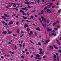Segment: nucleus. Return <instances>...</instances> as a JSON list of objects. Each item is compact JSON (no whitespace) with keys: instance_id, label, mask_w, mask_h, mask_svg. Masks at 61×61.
I'll return each mask as SVG.
<instances>
[{"instance_id":"obj_1","label":"nucleus","mask_w":61,"mask_h":61,"mask_svg":"<svg viewBox=\"0 0 61 61\" xmlns=\"http://www.w3.org/2000/svg\"><path fill=\"white\" fill-rule=\"evenodd\" d=\"M41 18L42 19V20L43 22H44V20L45 21V20H46V19L44 17L41 16Z\"/></svg>"},{"instance_id":"obj_2","label":"nucleus","mask_w":61,"mask_h":61,"mask_svg":"<svg viewBox=\"0 0 61 61\" xmlns=\"http://www.w3.org/2000/svg\"><path fill=\"white\" fill-rule=\"evenodd\" d=\"M47 32L49 31H51L52 30V29H49V28H47Z\"/></svg>"},{"instance_id":"obj_3","label":"nucleus","mask_w":61,"mask_h":61,"mask_svg":"<svg viewBox=\"0 0 61 61\" xmlns=\"http://www.w3.org/2000/svg\"><path fill=\"white\" fill-rule=\"evenodd\" d=\"M26 7H25V8H21V9L22 10H26V11H27L28 9H26Z\"/></svg>"},{"instance_id":"obj_4","label":"nucleus","mask_w":61,"mask_h":61,"mask_svg":"<svg viewBox=\"0 0 61 61\" xmlns=\"http://www.w3.org/2000/svg\"><path fill=\"white\" fill-rule=\"evenodd\" d=\"M27 21V22H30V21H28V20H22L21 22H24V21Z\"/></svg>"},{"instance_id":"obj_5","label":"nucleus","mask_w":61,"mask_h":61,"mask_svg":"<svg viewBox=\"0 0 61 61\" xmlns=\"http://www.w3.org/2000/svg\"><path fill=\"white\" fill-rule=\"evenodd\" d=\"M44 13V11L42 10L41 11V13H40L39 14H38V15H39L40 14H43Z\"/></svg>"},{"instance_id":"obj_6","label":"nucleus","mask_w":61,"mask_h":61,"mask_svg":"<svg viewBox=\"0 0 61 61\" xmlns=\"http://www.w3.org/2000/svg\"><path fill=\"white\" fill-rule=\"evenodd\" d=\"M33 31L32 30L30 31V33L29 34V35H31L32 34H33Z\"/></svg>"},{"instance_id":"obj_7","label":"nucleus","mask_w":61,"mask_h":61,"mask_svg":"<svg viewBox=\"0 0 61 61\" xmlns=\"http://www.w3.org/2000/svg\"><path fill=\"white\" fill-rule=\"evenodd\" d=\"M10 22L11 23H10V22H9V25H11V24H13L14 22L12 21H10Z\"/></svg>"},{"instance_id":"obj_8","label":"nucleus","mask_w":61,"mask_h":61,"mask_svg":"<svg viewBox=\"0 0 61 61\" xmlns=\"http://www.w3.org/2000/svg\"><path fill=\"white\" fill-rule=\"evenodd\" d=\"M36 30H38V31H41V30H40V29L39 27H38V28H36Z\"/></svg>"},{"instance_id":"obj_9","label":"nucleus","mask_w":61,"mask_h":61,"mask_svg":"<svg viewBox=\"0 0 61 61\" xmlns=\"http://www.w3.org/2000/svg\"><path fill=\"white\" fill-rule=\"evenodd\" d=\"M24 4H29V5L30 4V3L28 2V1H26V2H24Z\"/></svg>"},{"instance_id":"obj_10","label":"nucleus","mask_w":61,"mask_h":61,"mask_svg":"<svg viewBox=\"0 0 61 61\" xmlns=\"http://www.w3.org/2000/svg\"><path fill=\"white\" fill-rule=\"evenodd\" d=\"M42 25L43 27H46V26L45 24H42Z\"/></svg>"},{"instance_id":"obj_11","label":"nucleus","mask_w":61,"mask_h":61,"mask_svg":"<svg viewBox=\"0 0 61 61\" xmlns=\"http://www.w3.org/2000/svg\"><path fill=\"white\" fill-rule=\"evenodd\" d=\"M28 27V25L27 24H25L24 25V27L25 28L26 27Z\"/></svg>"},{"instance_id":"obj_12","label":"nucleus","mask_w":61,"mask_h":61,"mask_svg":"<svg viewBox=\"0 0 61 61\" xmlns=\"http://www.w3.org/2000/svg\"><path fill=\"white\" fill-rule=\"evenodd\" d=\"M46 44H48V42H49L50 41V40H48L47 41L46 40Z\"/></svg>"},{"instance_id":"obj_13","label":"nucleus","mask_w":61,"mask_h":61,"mask_svg":"<svg viewBox=\"0 0 61 61\" xmlns=\"http://www.w3.org/2000/svg\"><path fill=\"white\" fill-rule=\"evenodd\" d=\"M53 46H54L55 48L56 49H58V47H56L55 45H53Z\"/></svg>"},{"instance_id":"obj_14","label":"nucleus","mask_w":61,"mask_h":61,"mask_svg":"<svg viewBox=\"0 0 61 61\" xmlns=\"http://www.w3.org/2000/svg\"><path fill=\"white\" fill-rule=\"evenodd\" d=\"M57 24V23L56 22H54L52 24V25L53 26H54V25H56Z\"/></svg>"},{"instance_id":"obj_15","label":"nucleus","mask_w":61,"mask_h":61,"mask_svg":"<svg viewBox=\"0 0 61 61\" xmlns=\"http://www.w3.org/2000/svg\"><path fill=\"white\" fill-rule=\"evenodd\" d=\"M23 17L24 18V19H27V17H25L24 16H23Z\"/></svg>"},{"instance_id":"obj_16","label":"nucleus","mask_w":61,"mask_h":61,"mask_svg":"<svg viewBox=\"0 0 61 61\" xmlns=\"http://www.w3.org/2000/svg\"><path fill=\"white\" fill-rule=\"evenodd\" d=\"M4 15L5 16H6L7 17H10V16H7V15L6 14H5Z\"/></svg>"},{"instance_id":"obj_17","label":"nucleus","mask_w":61,"mask_h":61,"mask_svg":"<svg viewBox=\"0 0 61 61\" xmlns=\"http://www.w3.org/2000/svg\"><path fill=\"white\" fill-rule=\"evenodd\" d=\"M53 5V4H50L49 5H47V6H52Z\"/></svg>"},{"instance_id":"obj_18","label":"nucleus","mask_w":61,"mask_h":61,"mask_svg":"<svg viewBox=\"0 0 61 61\" xmlns=\"http://www.w3.org/2000/svg\"><path fill=\"white\" fill-rule=\"evenodd\" d=\"M36 56L37 57H40V56L39 54H37L36 55Z\"/></svg>"},{"instance_id":"obj_19","label":"nucleus","mask_w":61,"mask_h":61,"mask_svg":"<svg viewBox=\"0 0 61 61\" xmlns=\"http://www.w3.org/2000/svg\"><path fill=\"white\" fill-rule=\"evenodd\" d=\"M20 12H21V13H24V11L22 10H20Z\"/></svg>"},{"instance_id":"obj_20","label":"nucleus","mask_w":61,"mask_h":61,"mask_svg":"<svg viewBox=\"0 0 61 61\" xmlns=\"http://www.w3.org/2000/svg\"><path fill=\"white\" fill-rule=\"evenodd\" d=\"M54 34H55V33H52L51 34V36H53L54 35Z\"/></svg>"},{"instance_id":"obj_21","label":"nucleus","mask_w":61,"mask_h":61,"mask_svg":"<svg viewBox=\"0 0 61 61\" xmlns=\"http://www.w3.org/2000/svg\"><path fill=\"white\" fill-rule=\"evenodd\" d=\"M61 11V9L58 10V12L59 13H60Z\"/></svg>"},{"instance_id":"obj_22","label":"nucleus","mask_w":61,"mask_h":61,"mask_svg":"<svg viewBox=\"0 0 61 61\" xmlns=\"http://www.w3.org/2000/svg\"><path fill=\"white\" fill-rule=\"evenodd\" d=\"M20 31V30H17V33H19Z\"/></svg>"},{"instance_id":"obj_23","label":"nucleus","mask_w":61,"mask_h":61,"mask_svg":"<svg viewBox=\"0 0 61 61\" xmlns=\"http://www.w3.org/2000/svg\"><path fill=\"white\" fill-rule=\"evenodd\" d=\"M57 60H58V61H59V57L58 56H57Z\"/></svg>"},{"instance_id":"obj_24","label":"nucleus","mask_w":61,"mask_h":61,"mask_svg":"<svg viewBox=\"0 0 61 61\" xmlns=\"http://www.w3.org/2000/svg\"><path fill=\"white\" fill-rule=\"evenodd\" d=\"M47 8V7H45V8L44 9V10H46V9Z\"/></svg>"},{"instance_id":"obj_25","label":"nucleus","mask_w":61,"mask_h":61,"mask_svg":"<svg viewBox=\"0 0 61 61\" xmlns=\"http://www.w3.org/2000/svg\"><path fill=\"white\" fill-rule=\"evenodd\" d=\"M50 21V20H48L47 21V23H49Z\"/></svg>"},{"instance_id":"obj_26","label":"nucleus","mask_w":61,"mask_h":61,"mask_svg":"<svg viewBox=\"0 0 61 61\" xmlns=\"http://www.w3.org/2000/svg\"><path fill=\"white\" fill-rule=\"evenodd\" d=\"M39 20L40 21L41 23H42V20H41V19L39 18Z\"/></svg>"},{"instance_id":"obj_27","label":"nucleus","mask_w":61,"mask_h":61,"mask_svg":"<svg viewBox=\"0 0 61 61\" xmlns=\"http://www.w3.org/2000/svg\"><path fill=\"white\" fill-rule=\"evenodd\" d=\"M54 55V58H56V55Z\"/></svg>"},{"instance_id":"obj_28","label":"nucleus","mask_w":61,"mask_h":61,"mask_svg":"<svg viewBox=\"0 0 61 61\" xmlns=\"http://www.w3.org/2000/svg\"><path fill=\"white\" fill-rule=\"evenodd\" d=\"M53 12V11H51L49 12V13H52Z\"/></svg>"},{"instance_id":"obj_29","label":"nucleus","mask_w":61,"mask_h":61,"mask_svg":"<svg viewBox=\"0 0 61 61\" xmlns=\"http://www.w3.org/2000/svg\"><path fill=\"white\" fill-rule=\"evenodd\" d=\"M38 45H39V46H41V44L40 43V42H39L38 43Z\"/></svg>"},{"instance_id":"obj_30","label":"nucleus","mask_w":61,"mask_h":61,"mask_svg":"<svg viewBox=\"0 0 61 61\" xmlns=\"http://www.w3.org/2000/svg\"><path fill=\"white\" fill-rule=\"evenodd\" d=\"M11 33H12V32L9 31L8 32L7 34H8V33H9V34H11Z\"/></svg>"},{"instance_id":"obj_31","label":"nucleus","mask_w":61,"mask_h":61,"mask_svg":"<svg viewBox=\"0 0 61 61\" xmlns=\"http://www.w3.org/2000/svg\"><path fill=\"white\" fill-rule=\"evenodd\" d=\"M27 5L28 6V7H29V8H31V7L29 5H28V4H27Z\"/></svg>"},{"instance_id":"obj_32","label":"nucleus","mask_w":61,"mask_h":61,"mask_svg":"<svg viewBox=\"0 0 61 61\" xmlns=\"http://www.w3.org/2000/svg\"><path fill=\"white\" fill-rule=\"evenodd\" d=\"M30 18H32V19H34V18H33V16H30Z\"/></svg>"},{"instance_id":"obj_33","label":"nucleus","mask_w":61,"mask_h":61,"mask_svg":"<svg viewBox=\"0 0 61 61\" xmlns=\"http://www.w3.org/2000/svg\"><path fill=\"white\" fill-rule=\"evenodd\" d=\"M21 57L22 58H23V59H24V56H21Z\"/></svg>"},{"instance_id":"obj_34","label":"nucleus","mask_w":61,"mask_h":61,"mask_svg":"<svg viewBox=\"0 0 61 61\" xmlns=\"http://www.w3.org/2000/svg\"><path fill=\"white\" fill-rule=\"evenodd\" d=\"M38 50H40V51H42V49H39Z\"/></svg>"},{"instance_id":"obj_35","label":"nucleus","mask_w":61,"mask_h":61,"mask_svg":"<svg viewBox=\"0 0 61 61\" xmlns=\"http://www.w3.org/2000/svg\"><path fill=\"white\" fill-rule=\"evenodd\" d=\"M15 49H17V47H16V46H15Z\"/></svg>"},{"instance_id":"obj_36","label":"nucleus","mask_w":61,"mask_h":61,"mask_svg":"<svg viewBox=\"0 0 61 61\" xmlns=\"http://www.w3.org/2000/svg\"><path fill=\"white\" fill-rule=\"evenodd\" d=\"M30 42L31 43H32V44H34V43H33V41H30Z\"/></svg>"},{"instance_id":"obj_37","label":"nucleus","mask_w":61,"mask_h":61,"mask_svg":"<svg viewBox=\"0 0 61 61\" xmlns=\"http://www.w3.org/2000/svg\"><path fill=\"white\" fill-rule=\"evenodd\" d=\"M46 56H44L43 57V59H45V58H46Z\"/></svg>"},{"instance_id":"obj_38","label":"nucleus","mask_w":61,"mask_h":61,"mask_svg":"<svg viewBox=\"0 0 61 61\" xmlns=\"http://www.w3.org/2000/svg\"><path fill=\"white\" fill-rule=\"evenodd\" d=\"M52 8H55V6H52Z\"/></svg>"},{"instance_id":"obj_39","label":"nucleus","mask_w":61,"mask_h":61,"mask_svg":"<svg viewBox=\"0 0 61 61\" xmlns=\"http://www.w3.org/2000/svg\"><path fill=\"white\" fill-rule=\"evenodd\" d=\"M57 43L58 44H59V45H61V44L60 43L57 42Z\"/></svg>"},{"instance_id":"obj_40","label":"nucleus","mask_w":61,"mask_h":61,"mask_svg":"<svg viewBox=\"0 0 61 61\" xmlns=\"http://www.w3.org/2000/svg\"><path fill=\"white\" fill-rule=\"evenodd\" d=\"M2 22L3 24H5V21H2Z\"/></svg>"},{"instance_id":"obj_41","label":"nucleus","mask_w":61,"mask_h":61,"mask_svg":"<svg viewBox=\"0 0 61 61\" xmlns=\"http://www.w3.org/2000/svg\"><path fill=\"white\" fill-rule=\"evenodd\" d=\"M37 1L38 2V4H39V3H40V1H39V0H38Z\"/></svg>"},{"instance_id":"obj_42","label":"nucleus","mask_w":61,"mask_h":61,"mask_svg":"<svg viewBox=\"0 0 61 61\" xmlns=\"http://www.w3.org/2000/svg\"><path fill=\"white\" fill-rule=\"evenodd\" d=\"M49 11H50L49 10H48V9L47 10V12H49Z\"/></svg>"},{"instance_id":"obj_43","label":"nucleus","mask_w":61,"mask_h":61,"mask_svg":"<svg viewBox=\"0 0 61 61\" xmlns=\"http://www.w3.org/2000/svg\"><path fill=\"white\" fill-rule=\"evenodd\" d=\"M39 54L40 55H41V54H42V51H40V52L39 53Z\"/></svg>"},{"instance_id":"obj_44","label":"nucleus","mask_w":61,"mask_h":61,"mask_svg":"<svg viewBox=\"0 0 61 61\" xmlns=\"http://www.w3.org/2000/svg\"><path fill=\"white\" fill-rule=\"evenodd\" d=\"M53 48L54 47H53V46H51V49H52V50H53V49H54Z\"/></svg>"},{"instance_id":"obj_45","label":"nucleus","mask_w":61,"mask_h":61,"mask_svg":"<svg viewBox=\"0 0 61 61\" xmlns=\"http://www.w3.org/2000/svg\"><path fill=\"white\" fill-rule=\"evenodd\" d=\"M27 31H30V29H29V28H28L27 29Z\"/></svg>"},{"instance_id":"obj_46","label":"nucleus","mask_w":61,"mask_h":61,"mask_svg":"<svg viewBox=\"0 0 61 61\" xmlns=\"http://www.w3.org/2000/svg\"><path fill=\"white\" fill-rule=\"evenodd\" d=\"M15 5H16L14 4L13 5V6L14 7H15Z\"/></svg>"},{"instance_id":"obj_47","label":"nucleus","mask_w":61,"mask_h":61,"mask_svg":"<svg viewBox=\"0 0 61 61\" xmlns=\"http://www.w3.org/2000/svg\"><path fill=\"white\" fill-rule=\"evenodd\" d=\"M55 30H57V28H55Z\"/></svg>"},{"instance_id":"obj_48","label":"nucleus","mask_w":61,"mask_h":61,"mask_svg":"<svg viewBox=\"0 0 61 61\" xmlns=\"http://www.w3.org/2000/svg\"><path fill=\"white\" fill-rule=\"evenodd\" d=\"M11 54L12 55H14V52H11Z\"/></svg>"},{"instance_id":"obj_49","label":"nucleus","mask_w":61,"mask_h":61,"mask_svg":"<svg viewBox=\"0 0 61 61\" xmlns=\"http://www.w3.org/2000/svg\"><path fill=\"white\" fill-rule=\"evenodd\" d=\"M55 32V30H52V31H51V32L52 33H53V32Z\"/></svg>"},{"instance_id":"obj_50","label":"nucleus","mask_w":61,"mask_h":61,"mask_svg":"<svg viewBox=\"0 0 61 61\" xmlns=\"http://www.w3.org/2000/svg\"><path fill=\"white\" fill-rule=\"evenodd\" d=\"M19 45L20 46V47H22V45L21 44H19Z\"/></svg>"},{"instance_id":"obj_51","label":"nucleus","mask_w":61,"mask_h":61,"mask_svg":"<svg viewBox=\"0 0 61 61\" xmlns=\"http://www.w3.org/2000/svg\"><path fill=\"white\" fill-rule=\"evenodd\" d=\"M56 22L58 23H59V21H58V20Z\"/></svg>"},{"instance_id":"obj_52","label":"nucleus","mask_w":61,"mask_h":61,"mask_svg":"<svg viewBox=\"0 0 61 61\" xmlns=\"http://www.w3.org/2000/svg\"><path fill=\"white\" fill-rule=\"evenodd\" d=\"M54 36H56V34H55L54 33Z\"/></svg>"},{"instance_id":"obj_53","label":"nucleus","mask_w":61,"mask_h":61,"mask_svg":"<svg viewBox=\"0 0 61 61\" xmlns=\"http://www.w3.org/2000/svg\"><path fill=\"white\" fill-rule=\"evenodd\" d=\"M1 17L3 18H5V17H4V16H1Z\"/></svg>"},{"instance_id":"obj_54","label":"nucleus","mask_w":61,"mask_h":61,"mask_svg":"<svg viewBox=\"0 0 61 61\" xmlns=\"http://www.w3.org/2000/svg\"><path fill=\"white\" fill-rule=\"evenodd\" d=\"M3 34H5V31H4L3 32Z\"/></svg>"},{"instance_id":"obj_55","label":"nucleus","mask_w":61,"mask_h":61,"mask_svg":"<svg viewBox=\"0 0 61 61\" xmlns=\"http://www.w3.org/2000/svg\"><path fill=\"white\" fill-rule=\"evenodd\" d=\"M5 25H7V23H5Z\"/></svg>"},{"instance_id":"obj_56","label":"nucleus","mask_w":61,"mask_h":61,"mask_svg":"<svg viewBox=\"0 0 61 61\" xmlns=\"http://www.w3.org/2000/svg\"><path fill=\"white\" fill-rule=\"evenodd\" d=\"M33 56V55H32L31 56V58H32Z\"/></svg>"},{"instance_id":"obj_57","label":"nucleus","mask_w":61,"mask_h":61,"mask_svg":"<svg viewBox=\"0 0 61 61\" xmlns=\"http://www.w3.org/2000/svg\"><path fill=\"white\" fill-rule=\"evenodd\" d=\"M24 36V34H22V35H21V36H20V37H21L22 36Z\"/></svg>"},{"instance_id":"obj_58","label":"nucleus","mask_w":61,"mask_h":61,"mask_svg":"<svg viewBox=\"0 0 61 61\" xmlns=\"http://www.w3.org/2000/svg\"><path fill=\"white\" fill-rule=\"evenodd\" d=\"M56 55L57 56H58V53H56Z\"/></svg>"},{"instance_id":"obj_59","label":"nucleus","mask_w":61,"mask_h":61,"mask_svg":"<svg viewBox=\"0 0 61 61\" xmlns=\"http://www.w3.org/2000/svg\"><path fill=\"white\" fill-rule=\"evenodd\" d=\"M37 33H36V32H35V35H36V36H37Z\"/></svg>"},{"instance_id":"obj_60","label":"nucleus","mask_w":61,"mask_h":61,"mask_svg":"<svg viewBox=\"0 0 61 61\" xmlns=\"http://www.w3.org/2000/svg\"><path fill=\"white\" fill-rule=\"evenodd\" d=\"M54 60L55 61H56V59L55 58H54Z\"/></svg>"},{"instance_id":"obj_61","label":"nucleus","mask_w":61,"mask_h":61,"mask_svg":"<svg viewBox=\"0 0 61 61\" xmlns=\"http://www.w3.org/2000/svg\"><path fill=\"white\" fill-rule=\"evenodd\" d=\"M47 22V21H46V20H45L44 22Z\"/></svg>"},{"instance_id":"obj_62","label":"nucleus","mask_w":61,"mask_h":61,"mask_svg":"<svg viewBox=\"0 0 61 61\" xmlns=\"http://www.w3.org/2000/svg\"><path fill=\"white\" fill-rule=\"evenodd\" d=\"M58 51H59V52H61V50H59Z\"/></svg>"},{"instance_id":"obj_63","label":"nucleus","mask_w":61,"mask_h":61,"mask_svg":"<svg viewBox=\"0 0 61 61\" xmlns=\"http://www.w3.org/2000/svg\"><path fill=\"white\" fill-rule=\"evenodd\" d=\"M51 24H52V23H50L49 25H51Z\"/></svg>"},{"instance_id":"obj_64","label":"nucleus","mask_w":61,"mask_h":61,"mask_svg":"<svg viewBox=\"0 0 61 61\" xmlns=\"http://www.w3.org/2000/svg\"><path fill=\"white\" fill-rule=\"evenodd\" d=\"M36 10H34L33 11V12H34V13H35V12H36Z\"/></svg>"}]
</instances>
